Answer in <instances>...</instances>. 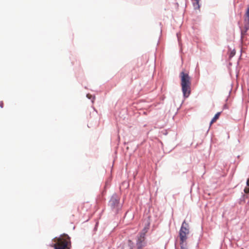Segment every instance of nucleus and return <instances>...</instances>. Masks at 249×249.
<instances>
[{
	"label": "nucleus",
	"instance_id": "obj_8",
	"mask_svg": "<svg viewBox=\"0 0 249 249\" xmlns=\"http://www.w3.org/2000/svg\"><path fill=\"white\" fill-rule=\"evenodd\" d=\"M221 114L220 112H217L213 117V118L212 119L210 124H212L213 123L215 122L216 120L219 118V116Z\"/></svg>",
	"mask_w": 249,
	"mask_h": 249
},
{
	"label": "nucleus",
	"instance_id": "obj_10",
	"mask_svg": "<svg viewBox=\"0 0 249 249\" xmlns=\"http://www.w3.org/2000/svg\"><path fill=\"white\" fill-rule=\"evenodd\" d=\"M235 54V51L234 50L232 51L230 54V57L231 58L233 57Z\"/></svg>",
	"mask_w": 249,
	"mask_h": 249
},
{
	"label": "nucleus",
	"instance_id": "obj_3",
	"mask_svg": "<svg viewBox=\"0 0 249 249\" xmlns=\"http://www.w3.org/2000/svg\"><path fill=\"white\" fill-rule=\"evenodd\" d=\"M189 233V226L188 223L184 221L182 224L181 228L179 231V238L180 240V244L181 245V249H185L183 247L186 245V241L187 239V235Z\"/></svg>",
	"mask_w": 249,
	"mask_h": 249
},
{
	"label": "nucleus",
	"instance_id": "obj_11",
	"mask_svg": "<svg viewBox=\"0 0 249 249\" xmlns=\"http://www.w3.org/2000/svg\"><path fill=\"white\" fill-rule=\"evenodd\" d=\"M244 191V192L246 194L249 193V187H245Z\"/></svg>",
	"mask_w": 249,
	"mask_h": 249
},
{
	"label": "nucleus",
	"instance_id": "obj_9",
	"mask_svg": "<svg viewBox=\"0 0 249 249\" xmlns=\"http://www.w3.org/2000/svg\"><path fill=\"white\" fill-rule=\"evenodd\" d=\"M199 0L195 1V2H193V6L195 8V9H198L200 8L199 6Z\"/></svg>",
	"mask_w": 249,
	"mask_h": 249
},
{
	"label": "nucleus",
	"instance_id": "obj_2",
	"mask_svg": "<svg viewBox=\"0 0 249 249\" xmlns=\"http://www.w3.org/2000/svg\"><path fill=\"white\" fill-rule=\"evenodd\" d=\"M54 241L55 243L53 245L52 247H54V249H71L70 237L67 234H64L58 238H55Z\"/></svg>",
	"mask_w": 249,
	"mask_h": 249
},
{
	"label": "nucleus",
	"instance_id": "obj_14",
	"mask_svg": "<svg viewBox=\"0 0 249 249\" xmlns=\"http://www.w3.org/2000/svg\"><path fill=\"white\" fill-rule=\"evenodd\" d=\"M90 96H91V95H90L89 94H87V97L89 98H90Z\"/></svg>",
	"mask_w": 249,
	"mask_h": 249
},
{
	"label": "nucleus",
	"instance_id": "obj_5",
	"mask_svg": "<svg viewBox=\"0 0 249 249\" xmlns=\"http://www.w3.org/2000/svg\"><path fill=\"white\" fill-rule=\"evenodd\" d=\"M244 22L245 28L246 29L245 32H246L249 29V4L248 5L247 10L245 15Z\"/></svg>",
	"mask_w": 249,
	"mask_h": 249
},
{
	"label": "nucleus",
	"instance_id": "obj_7",
	"mask_svg": "<svg viewBox=\"0 0 249 249\" xmlns=\"http://www.w3.org/2000/svg\"><path fill=\"white\" fill-rule=\"evenodd\" d=\"M133 243L131 240L128 241L127 245H125L123 246V249H132Z\"/></svg>",
	"mask_w": 249,
	"mask_h": 249
},
{
	"label": "nucleus",
	"instance_id": "obj_4",
	"mask_svg": "<svg viewBox=\"0 0 249 249\" xmlns=\"http://www.w3.org/2000/svg\"><path fill=\"white\" fill-rule=\"evenodd\" d=\"M109 206L115 212H117L120 209L121 206L119 203V198L116 195L112 196L109 201Z\"/></svg>",
	"mask_w": 249,
	"mask_h": 249
},
{
	"label": "nucleus",
	"instance_id": "obj_1",
	"mask_svg": "<svg viewBox=\"0 0 249 249\" xmlns=\"http://www.w3.org/2000/svg\"><path fill=\"white\" fill-rule=\"evenodd\" d=\"M181 79V86L183 96L185 98H187L191 93V78L187 72L182 71L180 73Z\"/></svg>",
	"mask_w": 249,
	"mask_h": 249
},
{
	"label": "nucleus",
	"instance_id": "obj_6",
	"mask_svg": "<svg viewBox=\"0 0 249 249\" xmlns=\"http://www.w3.org/2000/svg\"><path fill=\"white\" fill-rule=\"evenodd\" d=\"M149 226L148 224L147 226L145 227L142 230V233L141 235V238L139 239V240L141 242H142V240H141L142 239L143 240L144 239L145 234L148 231V230L149 229Z\"/></svg>",
	"mask_w": 249,
	"mask_h": 249
},
{
	"label": "nucleus",
	"instance_id": "obj_12",
	"mask_svg": "<svg viewBox=\"0 0 249 249\" xmlns=\"http://www.w3.org/2000/svg\"><path fill=\"white\" fill-rule=\"evenodd\" d=\"M3 107V103L2 102H0V107Z\"/></svg>",
	"mask_w": 249,
	"mask_h": 249
},
{
	"label": "nucleus",
	"instance_id": "obj_13",
	"mask_svg": "<svg viewBox=\"0 0 249 249\" xmlns=\"http://www.w3.org/2000/svg\"><path fill=\"white\" fill-rule=\"evenodd\" d=\"M247 185L249 187V178L247 181Z\"/></svg>",
	"mask_w": 249,
	"mask_h": 249
}]
</instances>
